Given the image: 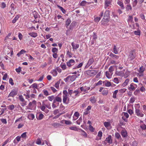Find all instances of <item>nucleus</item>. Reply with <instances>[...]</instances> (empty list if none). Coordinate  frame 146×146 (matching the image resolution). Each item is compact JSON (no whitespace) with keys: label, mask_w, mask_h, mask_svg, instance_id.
<instances>
[{"label":"nucleus","mask_w":146,"mask_h":146,"mask_svg":"<svg viewBox=\"0 0 146 146\" xmlns=\"http://www.w3.org/2000/svg\"><path fill=\"white\" fill-rule=\"evenodd\" d=\"M69 129L71 130H74L75 131H78L80 129L78 128L75 127V126H71L69 127Z\"/></svg>","instance_id":"nucleus-16"},{"label":"nucleus","mask_w":146,"mask_h":146,"mask_svg":"<svg viewBox=\"0 0 146 146\" xmlns=\"http://www.w3.org/2000/svg\"><path fill=\"white\" fill-rule=\"evenodd\" d=\"M122 0H118L117 4L119 5L122 8V9H123L124 7L123 6V3L122 1Z\"/></svg>","instance_id":"nucleus-12"},{"label":"nucleus","mask_w":146,"mask_h":146,"mask_svg":"<svg viewBox=\"0 0 146 146\" xmlns=\"http://www.w3.org/2000/svg\"><path fill=\"white\" fill-rule=\"evenodd\" d=\"M115 74L117 76H123L124 73L122 71H116Z\"/></svg>","instance_id":"nucleus-10"},{"label":"nucleus","mask_w":146,"mask_h":146,"mask_svg":"<svg viewBox=\"0 0 146 146\" xmlns=\"http://www.w3.org/2000/svg\"><path fill=\"white\" fill-rule=\"evenodd\" d=\"M126 9L128 11L129 10H131L132 9V7L130 5H127Z\"/></svg>","instance_id":"nucleus-37"},{"label":"nucleus","mask_w":146,"mask_h":146,"mask_svg":"<svg viewBox=\"0 0 146 146\" xmlns=\"http://www.w3.org/2000/svg\"><path fill=\"white\" fill-rule=\"evenodd\" d=\"M17 91L16 90H13L11 91L9 94L8 97H14L17 94Z\"/></svg>","instance_id":"nucleus-5"},{"label":"nucleus","mask_w":146,"mask_h":146,"mask_svg":"<svg viewBox=\"0 0 146 146\" xmlns=\"http://www.w3.org/2000/svg\"><path fill=\"white\" fill-rule=\"evenodd\" d=\"M121 133L123 137H125L127 136V132L125 130H122L121 132Z\"/></svg>","instance_id":"nucleus-14"},{"label":"nucleus","mask_w":146,"mask_h":146,"mask_svg":"<svg viewBox=\"0 0 146 146\" xmlns=\"http://www.w3.org/2000/svg\"><path fill=\"white\" fill-rule=\"evenodd\" d=\"M111 5V2L110 1L108 0L105 1V8L106 9L107 7Z\"/></svg>","instance_id":"nucleus-9"},{"label":"nucleus","mask_w":146,"mask_h":146,"mask_svg":"<svg viewBox=\"0 0 146 146\" xmlns=\"http://www.w3.org/2000/svg\"><path fill=\"white\" fill-rule=\"evenodd\" d=\"M103 83H104V84L106 86L109 87L111 86V84L110 82H103Z\"/></svg>","instance_id":"nucleus-19"},{"label":"nucleus","mask_w":146,"mask_h":146,"mask_svg":"<svg viewBox=\"0 0 146 146\" xmlns=\"http://www.w3.org/2000/svg\"><path fill=\"white\" fill-rule=\"evenodd\" d=\"M63 96H67L68 95V92L66 90H64L63 91Z\"/></svg>","instance_id":"nucleus-44"},{"label":"nucleus","mask_w":146,"mask_h":146,"mask_svg":"<svg viewBox=\"0 0 146 146\" xmlns=\"http://www.w3.org/2000/svg\"><path fill=\"white\" fill-rule=\"evenodd\" d=\"M36 143L38 145H40L41 143V141L39 138H38L37 139Z\"/></svg>","instance_id":"nucleus-52"},{"label":"nucleus","mask_w":146,"mask_h":146,"mask_svg":"<svg viewBox=\"0 0 146 146\" xmlns=\"http://www.w3.org/2000/svg\"><path fill=\"white\" fill-rule=\"evenodd\" d=\"M129 81V79H126L124 82L123 83L122 86H124L127 85Z\"/></svg>","instance_id":"nucleus-22"},{"label":"nucleus","mask_w":146,"mask_h":146,"mask_svg":"<svg viewBox=\"0 0 146 146\" xmlns=\"http://www.w3.org/2000/svg\"><path fill=\"white\" fill-rule=\"evenodd\" d=\"M87 2L85 1H83L81 2L80 4V5L81 6H85Z\"/></svg>","instance_id":"nucleus-31"},{"label":"nucleus","mask_w":146,"mask_h":146,"mask_svg":"<svg viewBox=\"0 0 146 146\" xmlns=\"http://www.w3.org/2000/svg\"><path fill=\"white\" fill-rule=\"evenodd\" d=\"M68 98L67 96H63V101L64 103L66 104L68 103L66 102V101Z\"/></svg>","instance_id":"nucleus-26"},{"label":"nucleus","mask_w":146,"mask_h":146,"mask_svg":"<svg viewBox=\"0 0 146 146\" xmlns=\"http://www.w3.org/2000/svg\"><path fill=\"white\" fill-rule=\"evenodd\" d=\"M52 74L54 76H56L57 74V72L56 70H53L52 71Z\"/></svg>","instance_id":"nucleus-50"},{"label":"nucleus","mask_w":146,"mask_h":146,"mask_svg":"<svg viewBox=\"0 0 146 146\" xmlns=\"http://www.w3.org/2000/svg\"><path fill=\"white\" fill-rule=\"evenodd\" d=\"M19 17L18 16H17L15 17L14 19L12 20V23H15L16 21L18 19Z\"/></svg>","instance_id":"nucleus-32"},{"label":"nucleus","mask_w":146,"mask_h":146,"mask_svg":"<svg viewBox=\"0 0 146 146\" xmlns=\"http://www.w3.org/2000/svg\"><path fill=\"white\" fill-rule=\"evenodd\" d=\"M60 84V82L59 81H58L55 84V87L57 89L59 88V85Z\"/></svg>","instance_id":"nucleus-35"},{"label":"nucleus","mask_w":146,"mask_h":146,"mask_svg":"<svg viewBox=\"0 0 146 146\" xmlns=\"http://www.w3.org/2000/svg\"><path fill=\"white\" fill-rule=\"evenodd\" d=\"M140 127L142 129L145 130L146 129V125L144 124H142L140 126Z\"/></svg>","instance_id":"nucleus-45"},{"label":"nucleus","mask_w":146,"mask_h":146,"mask_svg":"<svg viewBox=\"0 0 146 146\" xmlns=\"http://www.w3.org/2000/svg\"><path fill=\"white\" fill-rule=\"evenodd\" d=\"M98 72L96 70H90L86 71V73L88 75L91 76L96 75Z\"/></svg>","instance_id":"nucleus-3"},{"label":"nucleus","mask_w":146,"mask_h":146,"mask_svg":"<svg viewBox=\"0 0 146 146\" xmlns=\"http://www.w3.org/2000/svg\"><path fill=\"white\" fill-rule=\"evenodd\" d=\"M115 137L116 138H117V139H118L121 137V136H120V135L118 133H117V132L116 133H115Z\"/></svg>","instance_id":"nucleus-46"},{"label":"nucleus","mask_w":146,"mask_h":146,"mask_svg":"<svg viewBox=\"0 0 146 146\" xmlns=\"http://www.w3.org/2000/svg\"><path fill=\"white\" fill-rule=\"evenodd\" d=\"M82 131L81 135L85 137H87V134L83 130L80 129Z\"/></svg>","instance_id":"nucleus-20"},{"label":"nucleus","mask_w":146,"mask_h":146,"mask_svg":"<svg viewBox=\"0 0 146 146\" xmlns=\"http://www.w3.org/2000/svg\"><path fill=\"white\" fill-rule=\"evenodd\" d=\"M69 79L70 81L73 82L74 81L75 79L77 78L76 75H74L72 76H69Z\"/></svg>","instance_id":"nucleus-11"},{"label":"nucleus","mask_w":146,"mask_h":146,"mask_svg":"<svg viewBox=\"0 0 146 146\" xmlns=\"http://www.w3.org/2000/svg\"><path fill=\"white\" fill-rule=\"evenodd\" d=\"M57 7L62 11L63 13L64 14L66 13V11L65 10L64 8H63L62 7H61L58 5H57Z\"/></svg>","instance_id":"nucleus-21"},{"label":"nucleus","mask_w":146,"mask_h":146,"mask_svg":"<svg viewBox=\"0 0 146 146\" xmlns=\"http://www.w3.org/2000/svg\"><path fill=\"white\" fill-rule=\"evenodd\" d=\"M101 19V17H97L94 19V21L96 22H98Z\"/></svg>","instance_id":"nucleus-38"},{"label":"nucleus","mask_w":146,"mask_h":146,"mask_svg":"<svg viewBox=\"0 0 146 146\" xmlns=\"http://www.w3.org/2000/svg\"><path fill=\"white\" fill-rule=\"evenodd\" d=\"M106 77L108 78H111L110 75L109 73V72L108 71H106Z\"/></svg>","instance_id":"nucleus-48"},{"label":"nucleus","mask_w":146,"mask_h":146,"mask_svg":"<svg viewBox=\"0 0 146 146\" xmlns=\"http://www.w3.org/2000/svg\"><path fill=\"white\" fill-rule=\"evenodd\" d=\"M137 0H135L133 2V6L135 7L137 4Z\"/></svg>","instance_id":"nucleus-62"},{"label":"nucleus","mask_w":146,"mask_h":146,"mask_svg":"<svg viewBox=\"0 0 146 146\" xmlns=\"http://www.w3.org/2000/svg\"><path fill=\"white\" fill-rule=\"evenodd\" d=\"M134 34L137 35H140V31L139 30H137V31H135L134 32Z\"/></svg>","instance_id":"nucleus-43"},{"label":"nucleus","mask_w":146,"mask_h":146,"mask_svg":"<svg viewBox=\"0 0 146 146\" xmlns=\"http://www.w3.org/2000/svg\"><path fill=\"white\" fill-rule=\"evenodd\" d=\"M29 35H30L31 36L34 38L38 36V35L37 33L33 32L29 33Z\"/></svg>","instance_id":"nucleus-13"},{"label":"nucleus","mask_w":146,"mask_h":146,"mask_svg":"<svg viewBox=\"0 0 146 146\" xmlns=\"http://www.w3.org/2000/svg\"><path fill=\"white\" fill-rule=\"evenodd\" d=\"M8 109L11 110H13L15 108L14 105L13 104L9 105L8 106Z\"/></svg>","instance_id":"nucleus-33"},{"label":"nucleus","mask_w":146,"mask_h":146,"mask_svg":"<svg viewBox=\"0 0 146 146\" xmlns=\"http://www.w3.org/2000/svg\"><path fill=\"white\" fill-rule=\"evenodd\" d=\"M65 124L66 125H71L72 124V122L69 120H65Z\"/></svg>","instance_id":"nucleus-42"},{"label":"nucleus","mask_w":146,"mask_h":146,"mask_svg":"<svg viewBox=\"0 0 146 146\" xmlns=\"http://www.w3.org/2000/svg\"><path fill=\"white\" fill-rule=\"evenodd\" d=\"M1 121L3 123L6 124L7 123V121L5 119H1Z\"/></svg>","instance_id":"nucleus-59"},{"label":"nucleus","mask_w":146,"mask_h":146,"mask_svg":"<svg viewBox=\"0 0 146 146\" xmlns=\"http://www.w3.org/2000/svg\"><path fill=\"white\" fill-rule=\"evenodd\" d=\"M104 125L106 127H107L110 126V123L108 122H105L104 123Z\"/></svg>","instance_id":"nucleus-40"},{"label":"nucleus","mask_w":146,"mask_h":146,"mask_svg":"<svg viewBox=\"0 0 146 146\" xmlns=\"http://www.w3.org/2000/svg\"><path fill=\"white\" fill-rule=\"evenodd\" d=\"M44 115L42 113H40L39 114L38 118H37V119L38 120L42 119Z\"/></svg>","instance_id":"nucleus-36"},{"label":"nucleus","mask_w":146,"mask_h":146,"mask_svg":"<svg viewBox=\"0 0 146 146\" xmlns=\"http://www.w3.org/2000/svg\"><path fill=\"white\" fill-rule=\"evenodd\" d=\"M72 48L76 50L78 49L79 46V45L78 44H75L74 42H72L71 44Z\"/></svg>","instance_id":"nucleus-8"},{"label":"nucleus","mask_w":146,"mask_h":146,"mask_svg":"<svg viewBox=\"0 0 146 146\" xmlns=\"http://www.w3.org/2000/svg\"><path fill=\"white\" fill-rule=\"evenodd\" d=\"M133 17L132 16H129V19H128V21L130 22H132L133 21Z\"/></svg>","instance_id":"nucleus-60"},{"label":"nucleus","mask_w":146,"mask_h":146,"mask_svg":"<svg viewBox=\"0 0 146 146\" xmlns=\"http://www.w3.org/2000/svg\"><path fill=\"white\" fill-rule=\"evenodd\" d=\"M48 98L50 101H51L53 100L55 98L54 96H51L48 97Z\"/></svg>","instance_id":"nucleus-39"},{"label":"nucleus","mask_w":146,"mask_h":146,"mask_svg":"<svg viewBox=\"0 0 146 146\" xmlns=\"http://www.w3.org/2000/svg\"><path fill=\"white\" fill-rule=\"evenodd\" d=\"M110 11L108 10H106L104 15V19L105 20V21H107L108 19V16L110 15Z\"/></svg>","instance_id":"nucleus-4"},{"label":"nucleus","mask_w":146,"mask_h":146,"mask_svg":"<svg viewBox=\"0 0 146 146\" xmlns=\"http://www.w3.org/2000/svg\"><path fill=\"white\" fill-rule=\"evenodd\" d=\"M79 89L77 90H75L73 91L72 90H71L69 89L68 90V94L70 96H71L72 94H74L75 96H77L80 93V92L78 90Z\"/></svg>","instance_id":"nucleus-2"},{"label":"nucleus","mask_w":146,"mask_h":146,"mask_svg":"<svg viewBox=\"0 0 146 146\" xmlns=\"http://www.w3.org/2000/svg\"><path fill=\"white\" fill-rule=\"evenodd\" d=\"M129 89L131 91H133L135 90V88L132 84L130 85V87L129 88Z\"/></svg>","instance_id":"nucleus-23"},{"label":"nucleus","mask_w":146,"mask_h":146,"mask_svg":"<svg viewBox=\"0 0 146 146\" xmlns=\"http://www.w3.org/2000/svg\"><path fill=\"white\" fill-rule=\"evenodd\" d=\"M111 136L109 135L108 137L106 138V141H107L109 143H112V141L111 140Z\"/></svg>","instance_id":"nucleus-15"},{"label":"nucleus","mask_w":146,"mask_h":146,"mask_svg":"<svg viewBox=\"0 0 146 146\" xmlns=\"http://www.w3.org/2000/svg\"><path fill=\"white\" fill-rule=\"evenodd\" d=\"M118 49V48H117L115 45H114L113 48V52L115 54H117L118 53L117 50Z\"/></svg>","instance_id":"nucleus-17"},{"label":"nucleus","mask_w":146,"mask_h":146,"mask_svg":"<svg viewBox=\"0 0 146 146\" xmlns=\"http://www.w3.org/2000/svg\"><path fill=\"white\" fill-rule=\"evenodd\" d=\"M145 70V68L142 66L140 68L139 72L140 73H142Z\"/></svg>","instance_id":"nucleus-25"},{"label":"nucleus","mask_w":146,"mask_h":146,"mask_svg":"<svg viewBox=\"0 0 146 146\" xmlns=\"http://www.w3.org/2000/svg\"><path fill=\"white\" fill-rule=\"evenodd\" d=\"M9 141V139H7L3 144L2 146H4Z\"/></svg>","instance_id":"nucleus-63"},{"label":"nucleus","mask_w":146,"mask_h":146,"mask_svg":"<svg viewBox=\"0 0 146 146\" xmlns=\"http://www.w3.org/2000/svg\"><path fill=\"white\" fill-rule=\"evenodd\" d=\"M94 62V60L93 58H90L88 60V62L86 66V67H89L91 64H92Z\"/></svg>","instance_id":"nucleus-6"},{"label":"nucleus","mask_w":146,"mask_h":146,"mask_svg":"<svg viewBox=\"0 0 146 146\" xmlns=\"http://www.w3.org/2000/svg\"><path fill=\"white\" fill-rule=\"evenodd\" d=\"M55 100H56V101L59 102H61L62 101V99L60 97H58V96H56L55 98Z\"/></svg>","instance_id":"nucleus-24"},{"label":"nucleus","mask_w":146,"mask_h":146,"mask_svg":"<svg viewBox=\"0 0 146 146\" xmlns=\"http://www.w3.org/2000/svg\"><path fill=\"white\" fill-rule=\"evenodd\" d=\"M9 82L11 85H13L14 84V83L13 82V80L11 78H10L9 79Z\"/></svg>","instance_id":"nucleus-56"},{"label":"nucleus","mask_w":146,"mask_h":146,"mask_svg":"<svg viewBox=\"0 0 146 146\" xmlns=\"http://www.w3.org/2000/svg\"><path fill=\"white\" fill-rule=\"evenodd\" d=\"M19 98L20 100L22 102H23L25 101V100L23 98V97L22 95L19 96Z\"/></svg>","instance_id":"nucleus-41"},{"label":"nucleus","mask_w":146,"mask_h":146,"mask_svg":"<svg viewBox=\"0 0 146 146\" xmlns=\"http://www.w3.org/2000/svg\"><path fill=\"white\" fill-rule=\"evenodd\" d=\"M7 73L5 74L3 78V80H6L7 79Z\"/></svg>","instance_id":"nucleus-61"},{"label":"nucleus","mask_w":146,"mask_h":146,"mask_svg":"<svg viewBox=\"0 0 146 146\" xmlns=\"http://www.w3.org/2000/svg\"><path fill=\"white\" fill-rule=\"evenodd\" d=\"M89 129L90 131L92 132L94 131V129L93 128V127L91 125H90L89 126Z\"/></svg>","instance_id":"nucleus-53"},{"label":"nucleus","mask_w":146,"mask_h":146,"mask_svg":"<svg viewBox=\"0 0 146 146\" xmlns=\"http://www.w3.org/2000/svg\"><path fill=\"white\" fill-rule=\"evenodd\" d=\"M113 82L117 84L119 83V80L117 78H115L113 80Z\"/></svg>","instance_id":"nucleus-34"},{"label":"nucleus","mask_w":146,"mask_h":146,"mask_svg":"<svg viewBox=\"0 0 146 146\" xmlns=\"http://www.w3.org/2000/svg\"><path fill=\"white\" fill-rule=\"evenodd\" d=\"M75 62L74 60L73 59H70L68 62H67V65L68 67H70L72 65H73V63Z\"/></svg>","instance_id":"nucleus-7"},{"label":"nucleus","mask_w":146,"mask_h":146,"mask_svg":"<svg viewBox=\"0 0 146 146\" xmlns=\"http://www.w3.org/2000/svg\"><path fill=\"white\" fill-rule=\"evenodd\" d=\"M11 8V11H14V4L13 3H12L10 6Z\"/></svg>","instance_id":"nucleus-58"},{"label":"nucleus","mask_w":146,"mask_h":146,"mask_svg":"<svg viewBox=\"0 0 146 146\" xmlns=\"http://www.w3.org/2000/svg\"><path fill=\"white\" fill-rule=\"evenodd\" d=\"M136 50H133L131 51L128 56V59L130 60H132L134 59L136 57Z\"/></svg>","instance_id":"nucleus-1"},{"label":"nucleus","mask_w":146,"mask_h":146,"mask_svg":"<svg viewBox=\"0 0 146 146\" xmlns=\"http://www.w3.org/2000/svg\"><path fill=\"white\" fill-rule=\"evenodd\" d=\"M109 71L111 73L114 70V68H113V67L112 66H111L109 68Z\"/></svg>","instance_id":"nucleus-54"},{"label":"nucleus","mask_w":146,"mask_h":146,"mask_svg":"<svg viewBox=\"0 0 146 146\" xmlns=\"http://www.w3.org/2000/svg\"><path fill=\"white\" fill-rule=\"evenodd\" d=\"M71 23V21L69 19H67L66 22V27L68 26Z\"/></svg>","instance_id":"nucleus-28"},{"label":"nucleus","mask_w":146,"mask_h":146,"mask_svg":"<svg viewBox=\"0 0 146 146\" xmlns=\"http://www.w3.org/2000/svg\"><path fill=\"white\" fill-rule=\"evenodd\" d=\"M118 92V90H115L113 93V98H116V94Z\"/></svg>","instance_id":"nucleus-30"},{"label":"nucleus","mask_w":146,"mask_h":146,"mask_svg":"<svg viewBox=\"0 0 146 146\" xmlns=\"http://www.w3.org/2000/svg\"><path fill=\"white\" fill-rule=\"evenodd\" d=\"M58 50V49L54 47L52 49V52L55 53L56 52H57Z\"/></svg>","instance_id":"nucleus-55"},{"label":"nucleus","mask_w":146,"mask_h":146,"mask_svg":"<svg viewBox=\"0 0 146 146\" xmlns=\"http://www.w3.org/2000/svg\"><path fill=\"white\" fill-rule=\"evenodd\" d=\"M102 94L104 95H107L108 94V91L106 90H103Z\"/></svg>","instance_id":"nucleus-49"},{"label":"nucleus","mask_w":146,"mask_h":146,"mask_svg":"<svg viewBox=\"0 0 146 146\" xmlns=\"http://www.w3.org/2000/svg\"><path fill=\"white\" fill-rule=\"evenodd\" d=\"M135 113L137 116H139L140 114L139 110L138 109H136Z\"/></svg>","instance_id":"nucleus-57"},{"label":"nucleus","mask_w":146,"mask_h":146,"mask_svg":"<svg viewBox=\"0 0 146 146\" xmlns=\"http://www.w3.org/2000/svg\"><path fill=\"white\" fill-rule=\"evenodd\" d=\"M29 117L30 119H33L35 118V116L34 114L31 113L29 115Z\"/></svg>","instance_id":"nucleus-27"},{"label":"nucleus","mask_w":146,"mask_h":146,"mask_svg":"<svg viewBox=\"0 0 146 146\" xmlns=\"http://www.w3.org/2000/svg\"><path fill=\"white\" fill-rule=\"evenodd\" d=\"M15 70L17 73H19L20 72L21 70V68L20 67H19L18 68H16Z\"/></svg>","instance_id":"nucleus-47"},{"label":"nucleus","mask_w":146,"mask_h":146,"mask_svg":"<svg viewBox=\"0 0 146 146\" xmlns=\"http://www.w3.org/2000/svg\"><path fill=\"white\" fill-rule=\"evenodd\" d=\"M109 56H110L112 58H115L116 59H117L118 58V56L115 55V54L112 53H110Z\"/></svg>","instance_id":"nucleus-18"},{"label":"nucleus","mask_w":146,"mask_h":146,"mask_svg":"<svg viewBox=\"0 0 146 146\" xmlns=\"http://www.w3.org/2000/svg\"><path fill=\"white\" fill-rule=\"evenodd\" d=\"M26 132H25L21 135V137L23 138H26Z\"/></svg>","instance_id":"nucleus-51"},{"label":"nucleus","mask_w":146,"mask_h":146,"mask_svg":"<svg viewBox=\"0 0 146 146\" xmlns=\"http://www.w3.org/2000/svg\"><path fill=\"white\" fill-rule=\"evenodd\" d=\"M137 142L136 141H133L132 143V145L133 146H137Z\"/></svg>","instance_id":"nucleus-64"},{"label":"nucleus","mask_w":146,"mask_h":146,"mask_svg":"<svg viewBox=\"0 0 146 146\" xmlns=\"http://www.w3.org/2000/svg\"><path fill=\"white\" fill-rule=\"evenodd\" d=\"M90 101L93 103H94L96 102V100L95 99V98L93 97H92L90 98Z\"/></svg>","instance_id":"nucleus-29"}]
</instances>
